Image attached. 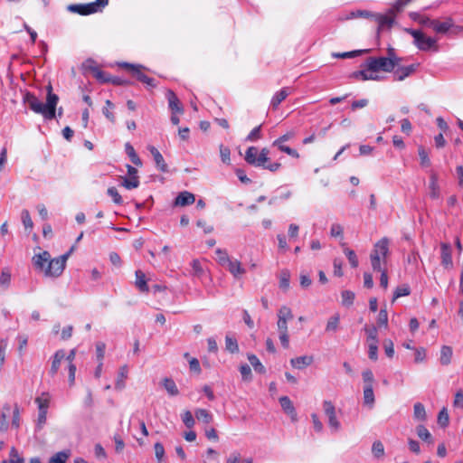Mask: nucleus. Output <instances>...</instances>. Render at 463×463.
<instances>
[{
  "label": "nucleus",
  "instance_id": "1",
  "mask_svg": "<svg viewBox=\"0 0 463 463\" xmlns=\"http://www.w3.org/2000/svg\"><path fill=\"white\" fill-rule=\"evenodd\" d=\"M69 253H66L58 258L51 259V254L44 250L33 257V264L45 277L58 278L65 269Z\"/></svg>",
  "mask_w": 463,
  "mask_h": 463
},
{
  "label": "nucleus",
  "instance_id": "2",
  "mask_svg": "<svg viewBox=\"0 0 463 463\" xmlns=\"http://www.w3.org/2000/svg\"><path fill=\"white\" fill-rule=\"evenodd\" d=\"M46 103L43 104L34 94L26 92L24 95V102L28 105L34 113L42 115L45 119L51 120L55 118L56 106L59 97L52 92V87L49 84L46 87Z\"/></svg>",
  "mask_w": 463,
  "mask_h": 463
},
{
  "label": "nucleus",
  "instance_id": "3",
  "mask_svg": "<svg viewBox=\"0 0 463 463\" xmlns=\"http://www.w3.org/2000/svg\"><path fill=\"white\" fill-rule=\"evenodd\" d=\"M361 70L354 72V77L361 80H380V71L391 72L393 71L392 63L385 57H369L361 65Z\"/></svg>",
  "mask_w": 463,
  "mask_h": 463
},
{
  "label": "nucleus",
  "instance_id": "4",
  "mask_svg": "<svg viewBox=\"0 0 463 463\" xmlns=\"http://www.w3.org/2000/svg\"><path fill=\"white\" fill-rule=\"evenodd\" d=\"M269 154L268 148H262L259 152L256 146H250L245 153V161L251 165L262 167L270 172H277L281 165L278 162L270 163Z\"/></svg>",
  "mask_w": 463,
  "mask_h": 463
},
{
  "label": "nucleus",
  "instance_id": "5",
  "mask_svg": "<svg viewBox=\"0 0 463 463\" xmlns=\"http://www.w3.org/2000/svg\"><path fill=\"white\" fill-rule=\"evenodd\" d=\"M277 328L281 345L288 349L289 347L288 321L293 318V312L288 306H281L277 313Z\"/></svg>",
  "mask_w": 463,
  "mask_h": 463
},
{
  "label": "nucleus",
  "instance_id": "6",
  "mask_svg": "<svg viewBox=\"0 0 463 463\" xmlns=\"http://www.w3.org/2000/svg\"><path fill=\"white\" fill-rule=\"evenodd\" d=\"M407 32L413 37L414 44L420 51H433L438 52L439 46L437 44V39L426 36L421 31L408 29Z\"/></svg>",
  "mask_w": 463,
  "mask_h": 463
},
{
  "label": "nucleus",
  "instance_id": "7",
  "mask_svg": "<svg viewBox=\"0 0 463 463\" xmlns=\"http://www.w3.org/2000/svg\"><path fill=\"white\" fill-rule=\"evenodd\" d=\"M120 66L125 69L129 70L133 73V75L137 78V80H138L142 83H144L151 88L156 87L157 84H156L155 79L150 78L143 73L142 70L146 69V67H144L143 65L123 62L122 64H120Z\"/></svg>",
  "mask_w": 463,
  "mask_h": 463
},
{
  "label": "nucleus",
  "instance_id": "8",
  "mask_svg": "<svg viewBox=\"0 0 463 463\" xmlns=\"http://www.w3.org/2000/svg\"><path fill=\"white\" fill-rule=\"evenodd\" d=\"M108 4L100 3L99 0L96 2L89 3V4H77L71 5L68 6V10L79 14L80 15H89L94 13H97L99 10L100 6H105Z\"/></svg>",
  "mask_w": 463,
  "mask_h": 463
},
{
  "label": "nucleus",
  "instance_id": "9",
  "mask_svg": "<svg viewBox=\"0 0 463 463\" xmlns=\"http://www.w3.org/2000/svg\"><path fill=\"white\" fill-rule=\"evenodd\" d=\"M323 409L328 419V426L333 432H336L341 429V423L336 417L335 407L330 401H324Z\"/></svg>",
  "mask_w": 463,
  "mask_h": 463
},
{
  "label": "nucleus",
  "instance_id": "10",
  "mask_svg": "<svg viewBox=\"0 0 463 463\" xmlns=\"http://www.w3.org/2000/svg\"><path fill=\"white\" fill-rule=\"evenodd\" d=\"M389 244L390 241L386 237L382 238L374 244L371 254L382 257L383 263H385L389 254Z\"/></svg>",
  "mask_w": 463,
  "mask_h": 463
},
{
  "label": "nucleus",
  "instance_id": "11",
  "mask_svg": "<svg viewBox=\"0 0 463 463\" xmlns=\"http://www.w3.org/2000/svg\"><path fill=\"white\" fill-rule=\"evenodd\" d=\"M226 269L236 279L245 274L246 269L242 267L241 262L236 259H231L224 266Z\"/></svg>",
  "mask_w": 463,
  "mask_h": 463
},
{
  "label": "nucleus",
  "instance_id": "12",
  "mask_svg": "<svg viewBox=\"0 0 463 463\" xmlns=\"http://www.w3.org/2000/svg\"><path fill=\"white\" fill-rule=\"evenodd\" d=\"M418 66L419 64H411L408 66L398 67L395 71H392L394 80L399 81L403 80L407 77L413 74L416 71Z\"/></svg>",
  "mask_w": 463,
  "mask_h": 463
},
{
  "label": "nucleus",
  "instance_id": "13",
  "mask_svg": "<svg viewBox=\"0 0 463 463\" xmlns=\"http://www.w3.org/2000/svg\"><path fill=\"white\" fill-rule=\"evenodd\" d=\"M75 355H76V350L71 349L67 355L65 354V358H64L68 363L67 369H68V374H69L68 376H69V385L70 386H73L75 383L76 365L73 364Z\"/></svg>",
  "mask_w": 463,
  "mask_h": 463
},
{
  "label": "nucleus",
  "instance_id": "14",
  "mask_svg": "<svg viewBox=\"0 0 463 463\" xmlns=\"http://www.w3.org/2000/svg\"><path fill=\"white\" fill-rule=\"evenodd\" d=\"M440 250L442 266L448 269H451L453 267L451 246L449 243L442 242Z\"/></svg>",
  "mask_w": 463,
  "mask_h": 463
},
{
  "label": "nucleus",
  "instance_id": "15",
  "mask_svg": "<svg viewBox=\"0 0 463 463\" xmlns=\"http://www.w3.org/2000/svg\"><path fill=\"white\" fill-rule=\"evenodd\" d=\"M64 358H65V351L64 350L60 349L55 352V354L52 357V364H51V368L49 371V374L52 377H54L57 374V373L59 372L61 364L64 360Z\"/></svg>",
  "mask_w": 463,
  "mask_h": 463
},
{
  "label": "nucleus",
  "instance_id": "16",
  "mask_svg": "<svg viewBox=\"0 0 463 463\" xmlns=\"http://www.w3.org/2000/svg\"><path fill=\"white\" fill-rule=\"evenodd\" d=\"M289 94H291V89L288 87H284L280 90L277 91L270 100L271 108L273 109H277L279 104L285 100Z\"/></svg>",
  "mask_w": 463,
  "mask_h": 463
},
{
  "label": "nucleus",
  "instance_id": "17",
  "mask_svg": "<svg viewBox=\"0 0 463 463\" xmlns=\"http://www.w3.org/2000/svg\"><path fill=\"white\" fill-rule=\"evenodd\" d=\"M166 99L168 100L169 109L173 113L176 112L182 114L184 112L181 102L173 90H167Z\"/></svg>",
  "mask_w": 463,
  "mask_h": 463
},
{
  "label": "nucleus",
  "instance_id": "18",
  "mask_svg": "<svg viewBox=\"0 0 463 463\" xmlns=\"http://www.w3.org/2000/svg\"><path fill=\"white\" fill-rule=\"evenodd\" d=\"M453 21L450 18H448L443 22L439 20H435V22H430V27L438 33H446L453 26Z\"/></svg>",
  "mask_w": 463,
  "mask_h": 463
},
{
  "label": "nucleus",
  "instance_id": "19",
  "mask_svg": "<svg viewBox=\"0 0 463 463\" xmlns=\"http://www.w3.org/2000/svg\"><path fill=\"white\" fill-rule=\"evenodd\" d=\"M194 201H195V196L194 194L187 192V191H184V192H181L175 197V205L183 207V206L193 204L194 203Z\"/></svg>",
  "mask_w": 463,
  "mask_h": 463
},
{
  "label": "nucleus",
  "instance_id": "20",
  "mask_svg": "<svg viewBox=\"0 0 463 463\" xmlns=\"http://www.w3.org/2000/svg\"><path fill=\"white\" fill-rule=\"evenodd\" d=\"M279 403L283 411L291 418L293 421H296L297 412L290 399L288 396H282L279 398Z\"/></svg>",
  "mask_w": 463,
  "mask_h": 463
},
{
  "label": "nucleus",
  "instance_id": "21",
  "mask_svg": "<svg viewBox=\"0 0 463 463\" xmlns=\"http://www.w3.org/2000/svg\"><path fill=\"white\" fill-rule=\"evenodd\" d=\"M147 149L151 153V155H152V156H153V158L155 160V163L156 165V167L161 172H164V173L166 172L167 171V165L165 164V159H164L163 156L161 155V153L158 151V149L156 148L153 146H149L147 147Z\"/></svg>",
  "mask_w": 463,
  "mask_h": 463
},
{
  "label": "nucleus",
  "instance_id": "22",
  "mask_svg": "<svg viewBox=\"0 0 463 463\" xmlns=\"http://www.w3.org/2000/svg\"><path fill=\"white\" fill-rule=\"evenodd\" d=\"M52 395L48 392H43L39 396L35 398V402L38 406L39 411L48 412Z\"/></svg>",
  "mask_w": 463,
  "mask_h": 463
},
{
  "label": "nucleus",
  "instance_id": "23",
  "mask_svg": "<svg viewBox=\"0 0 463 463\" xmlns=\"http://www.w3.org/2000/svg\"><path fill=\"white\" fill-rule=\"evenodd\" d=\"M11 413V406L9 404L4 405L0 413V431L5 432L8 430V419L10 418Z\"/></svg>",
  "mask_w": 463,
  "mask_h": 463
},
{
  "label": "nucleus",
  "instance_id": "24",
  "mask_svg": "<svg viewBox=\"0 0 463 463\" xmlns=\"http://www.w3.org/2000/svg\"><path fill=\"white\" fill-rule=\"evenodd\" d=\"M314 361L312 355H302L290 360V364L294 368L303 369L310 365Z\"/></svg>",
  "mask_w": 463,
  "mask_h": 463
},
{
  "label": "nucleus",
  "instance_id": "25",
  "mask_svg": "<svg viewBox=\"0 0 463 463\" xmlns=\"http://www.w3.org/2000/svg\"><path fill=\"white\" fill-rule=\"evenodd\" d=\"M136 281L135 285L136 287L141 291V292H148L149 288L147 286V281L146 279V275L142 270H137L136 273Z\"/></svg>",
  "mask_w": 463,
  "mask_h": 463
},
{
  "label": "nucleus",
  "instance_id": "26",
  "mask_svg": "<svg viewBox=\"0 0 463 463\" xmlns=\"http://www.w3.org/2000/svg\"><path fill=\"white\" fill-rule=\"evenodd\" d=\"M128 375V365H123L119 368L118 378L115 383V388L117 390H122L125 388V380Z\"/></svg>",
  "mask_w": 463,
  "mask_h": 463
},
{
  "label": "nucleus",
  "instance_id": "27",
  "mask_svg": "<svg viewBox=\"0 0 463 463\" xmlns=\"http://www.w3.org/2000/svg\"><path fill=\"white\" fill-rule=\"evenodd\" d=\"M453 355L452 348L449 345H443L440 349L439 362L442 365H449L451 363Z\"/></svg>",
  "mask_w": 463,
  "mask_h": 463
},
{
  "label": "nucleus",
  "instance_id": "28",
  "mask_svg": "<svg viewBox=\"0 0 463 463\" xmlns=\"http://www.w3.org/2000/svg\"><path fill=\"white\" fill-rule=\"evenodd\" d=\"M125 151L134 165H136L137 166H140L142 165L141 159L139 158V156L136 153L133 146L130 143L125 144Z\"/></svg>",
  "mask_w": 463,
  "mask_h": 463
},
{
  "label": "nucleus",
  "instance_id": "29",
  "mask_svg": "<svg viewBox=\"0 0 463 463\" xmlns=\"http://www.w3.org/2000/svg\"><path fill=\"white\" fill-rule=\"evenodd\" d=\"M71 457V450L66 449L54 454L49 460V463H66Z\"/></svg>",
  "mask_w": 463,
  "mask_h": 463
},
{
  "label": "nucleus",
  "instance_id": "30",
  "mask_svg": "<svg viewBox=\"0 0 463 463\" xmlns=\"http://www.w3.org/2000/svg\"><path fill=\"white\" fill-rule=\"evenodd\" d=\"M339 324H340V315L336 313L328 318L326 326V332L337 331V329L339 327Z\"/></svg>",
  "mask_w": 463,
  "mask_h": 463
},
{
  "label": "nucleus",
  "instance_id": "31",
  "mask_svg": "<svg viewBox=\"0 0 463 463\" xmlns=\"http://www.w3.org/2000/svg\"><path fill=\"white\" fill-rule=\"evenodd\" d=\"M290 285V272L288 269H282L279 273V288L286 291Z\"/></svg>",
  "mask_w": 463,
  "mask_h": 463
},
{
  "label": "nucleus",
  "instance_id": "32",
  "mask_svg": "<svg viewBox=\"0 0 463 463\" xmlns=\"http://www.w3.org/2000/svg\"><path fill=\"white\" fill-rule=\"evenodd\" d=\"M364 402L372 408L374 404V393L373 386L365 385L364 389Z\"/></svg>",
  "mask_w": 463,
  "mask_h": 463
},
{
  "label": "nucleus",
  "instance_id": "33",
  "mask_svg": "<svg viewBox=\"0 0 463 463\" xmlns=\"http://www.w3.org/2000/svg\"><path fill=\"white\" fill-rule=\"evenodd\" d=\"M195 417L198 420L203 423H210L213 420V415L205 409H197L195 411Z\"/></svg>",
  "mask_w": 463,
  "mask_h": 463
},
{
  "label": "nucleus",
  "instance_id": "34",
  "mask_svg": "<svg viewBox=\"0 0 463 463\" xmlns=\"http://www.w3.org/2000/svg\"><path fill=\"white\" fill-rule=\"evenodd\" d=\"M364 330L367 335V341L369 343H378V333L377 327L374 326H365Z\"/></svg>",
  "mask_w": 463,
  "mask_h": 463
},
{
  "label": "nucleus",
  "instance_id": "35",
  "mask_svg": "<svg viewBox=\"0 0 463 463\" xmlns=\"http://www.w3.org/2000/svg\"><path fill=\"white\" fill-rule=\"evenodd\" d=\"M122 185L128 190L137 188L139 186V177H123Z\"/></svg>",
  "mask_w": 463,
  "mask_h": 463
},
{
  "label": "nucleus",
  "instance_id": "36",
  "mask_svg": "<svg viewBox=\"0 0 463 463\" xmlns=\"http://www.w3.org/2000/svg\"><path fill=\"white\" fill-rule=\"evenodd\" d=\"M430 195L432 199H437L439 196V186L438 184L437 177L432 175L430 181Z\"/></svg>",
  "mask_w": 463,
  "mask_h": 463
},
{
  "label": "nucleus",
  "instance_id": "37",
  "mask_svg": "<svg viewBox=\"0 0 463 463\" xmlns=\"http://www.w3.org/2000/svg\"><path fill=\"white\" fill-rule=\"evenodd\" d=\"M163 385L170 395L175 396L179 393L177 386L172 379H170V378L164 379Z\"/></svg>",
  "mask_w": 463,
  "mask_h": 463
},
{
  "label": "nucleus",
  "instance_id": "38",
  "mask_svg": "<svg viewBox=\"0 0 463 463\" xmlns=\"http://www.w3.org/2000/svg\"><path fill=\"white\" fill-rule=\"evenodd\" d=\"M248 360L257 373H265V367L255 354H248Z\"/></svg>",
  "mask_w": 463,
  "mask_h": 463
},
{
  "label": "nucleus",
  "instance_id": "39",
  "mask_svg": "<svg viewBox=\"0 0 463 463\" xmlns=\"http://www.w3.org/2000/svg\"><path fill=\"white\" fill-rule=\"evenodd\" d=\"M413 415H414V418L419 420H425V419H426V411H425V407L423 406L422 403L417 402V403L414 404Z\"/></svg>",
  "mask_w": 463,
  "mask_h": 463
},
{
  "label": "nucleus",
  "instance_id": "40",
  "mask_svg": "<svg viewBox=\"0 0 463 463\" xmlns=\"http://www.w3.org/2000/svg\"><path fill=\"white\" fill-rule=\"evenodd\" d=\"M344 252H345L351 267L354 268V269L357 268L359 265V261H358V258H357L355 252L353 250L346 248V247L344 249Z\"/></svg>",
  "mask_w": 463,
  "mask_h": 463
},
{
  "label": "nucleus",
  "instance_id": "41",
  "mask_svg": "<svg viewBox=\"0 0 463 463\" xmlns=\"http://www.w3.org/2000/svg\"><path fill=\"white\" fill-rule=\"evenodd\" d=\"M272 146H277L279 151L284 152L292 157H295V158L299 157V154L297 150L286 146L284 143H279V144L272 143Z\"/></svg>",
  "mask_w": 463,
  "mask_h": 463
},
{
  "label": "nucleus",
  "instance_id": "42",
  "mask_svg": "<svg viewBox=\"0 0 463 463\" xmlns=\"http://www.w3.org/2000/svg\"><path fill=\"white\" fill-rule=\"evenodd\" d=\"M22 222L25 228V230L31 231L33 228V222L32 221L30 213L28 210L24 209L21 213Z\"/></svg>",
  "mask_w": 463,
  "mask_h": 463
},
{
  "label": "nucleus",
  "instance_id": "43",
  "mask_svg": "<svg viewBox=\"0 0 463 463\" xmlns=\"http://www.w3.org/2000/svg\"><path fill=\"white\" fill-rule=\"evenodd\" d=\"M217 262L223 267L232 258H230L228 252L222 249L215 250Z\"/></svg>",
  "mask_w": 463,
  "mask_h": 463
},
{
  "label": "nucleus",
  "instance_id": "44",
  "mask_svg": "<svg viewBox=\"0 0 463 463\" xmlns=\"http://www.w3.org/2000/svg\"><path fill=\"white\" fill-rule=\"evenodd\" d=\"M369 50H357V51H352V52H334L332 55L335 58H354L363 52H367Z\"/></svg>",
  "mask_w": 463,
  "mask_h": 463
},
{
  "label": "nucleus",
  "instance_id": "45",
  "mask_svg": "<svg viewBox=\"0 0 463 463\" xmlns=\"http://www.w3.org/2000/svg\"><path fill=\"white\" fill-rule=\"evenodd\" d=\"M418 154L420 156V165L422 167H429L430 166V159L429 157L428 152L425 150L424 147L420 146L418 149Z\"/></svg>",
  "mask_w": 463,
  "mask_h": 463
},
{
  "label": "nucleus",
  "instance_id": "46",
  "mask_svg": "<svg viewBox=\"0 0 463 463\" xmlns=\"http://www.w3.org/2000/svg\"><path fill=\"white\" fill-rule=\"evenodd\" d=\"M416 432H417L418 437L420 439H421L422 440L429 441L430 443L432 442L431 434L423 425H419L416 428Z\"/></svg>",
  "mask_w": 463,
  "mask_h": 463
},
{
  "label": "nucleus",
  "instance_id": "47",
  "mask_svg": "<svg viewBox=\"0 0 463 463\" xmlns=\"http://www.w3.org/2000/svg\"><path fill=\"white\" fill-rule=\"evenodd\" d=\"M225 345L226 349L232 354L237 353L239 351L237 340L232 336L226 335Z\"/></svg>",
  "mask_w": 463,
  "mask_h": 463
},
{
  "label": "nucleus",
  "instance_id": "48",
  "mask_svg": "<svg viewBox=\"0 0 463 463\" xmlns=\"http://www.w3.org/2000/svg\"><path fill=\"white\" fill-rule=\"evenodd\" d=\"M226 463H252V459L250 458L241 459L239 452H233L229 456Z\"/></svg>",
  "mask_w": 463,
  "mask_h": 463
},
{
  "label": "nucleus",
  "instance_id": "49",
  "mask_svg": "<svg viewBox=\"0 0 463 463\" xmlns=\"http://www.w3.org/2000/svg\"><path fill=\"white\" fill-rule=\"evenodd\" d=\"M394 22L393 15H380L378 18L379 27H391Z\"/></svg>",
  "mask_w": 463,
  "mask_h": 463
},
{
  "label": "nucleus",
  "instance_id": "50",
  "mask_svg": "<svg viewBox=\"0 0 463 463\" xmlns=\"http://www.w3.org/2000/svg\"><path fill=\"white\" fill-rule=\"evenodd\" d=\"M182 420L184 424L189 429L193 428L195 424L194 418L190 411H185L182 414Z\"/></svg>",
  "mask_w": 463,
  "mask_h": 463
},
{
  "label": "nucleus",
  "instance_id": "51",
  "mask_svg": "<svg viewBox=\"0 0 463 463\" xmlns=\"http://www.w3.org/2000/svg\"><path fill=\"white\" fill-rule=\"evenodd\" d=\"M354 293L350 290H344L342 292V303L345 306H351L354 300Z\"/></svg>",
  "mask_w": 463,
  "mask_h": 463
},
{
  "label": "nucleus",
  "instance_id": "52",
  "mask_svg": "<svg viewBox=\"0 0 463 463\" xmlns=\"http://www.w3.org/2000/svg\"><path fill=\"white\" fill-rule=\"evenodd\" d=\"M370 260L372 268L374 271L381 272L383 269H382V262H383L382 257H377L376 255L370 254Z\"/></svg>",
  "mask_w": 463,
  "mask_h": 463
},
{
  "label": "nucleus",
  "instance_id": "53",
  "mask_svg": "<svg viewBox=\"0 0 463 463\" xmlns=\"http://www.w3.org/2000/svg\"><path fill=\"white\" fill-rule=\"evenodd\" d=\"M385 59H389L392 61L393 70L402 61V58L396 55L395 50L392 47L388 48V56Z\"/></svg>",
  "mask_w": 463,
  "mask_h": 463
},
{
  "label": "nucleus",
  "instance_id": "54",
  "mask_svg": "<svg viewBox=\"0 0 463 463\" xmlns=\"http://www.w3.org/2000/svg\"><path fill=\"white\" fill-rule=\"evenodd\" d=\"M377 325L378 326L387 327L388 326V313L385 308H382L378 314L377 317Z\"/></svg>",
  "mask_w": 463,
  "mask_h": 463
},
{
  "label": "nucleus",
  "instance_id": "55",
  "mask_svg": "<svg viewBox=\"0 0 463 463\" xmlns=\"http://www.w3.org/2000/svg\"><path fill=\"white\" fill-rule=\"evenodd\" d=\"M410 293H411V290L408 286L398 287L393 293L392 301L396 300L397 298H399L401 297L408 296V295H410Z\"/></svg>",
  "mask_w": 463,
  "mask_h": 463
},
{
  "label": "nucleus",
  "instance_id": "56",
  "mask_svg": "<svg viewBox=\"0 0 463 463\" xmlns=\"http://www.w3.org/2000/svg\"><path fill=\"white\" fill-rule=\"evenodd\" d=\"M240 373L241 374L243 381H250L251 380V369L249 364H244L240 366Z\"/></svg>",
  "mask_w": 463,
  "mask_h": 463
},
{
  "label": "nucleus",
  "instance_id": "57",
  "mask_svg": "<svg viewBox=\"0 0 463 463\" xmlns=\"http://www.w3.org/2000/svg\"><path fill=\"white\" fill-rule=\"evenodd\" d=\"M11 282V273L7 269H4L0 275V286L8 287Z\"/></svg>",
  "mask_w": 463,
  "mask_h": 463
},
{
  "label": "nucleus",
  "instance_id": "58",
  "mask_svg": "<svg viewBox=\"0 0 463 463\" xmlns=\"http://www.w3.org/2000/svg\"><path fill=\"white\" fill-rule=\"evenodd\" d=\"M372 451L376 458H381L384 454V448L381 441H374L372 447Z\"/></svg>",
  "mask_w": 463,
  "mask_h": 463
},
{
  "label": "nucleus",
  "instance_id": "59",
  "mask_svg": "<svg viewBox=\"0 0 463 463\" xmlns=\"http://www.w3.org/2000/svg\"><path fill=\"white\" fill-rule=\"evenodd\" d=\"M220 155H221V158H222V161L225 164H230V161H231V151H230V148L223 146V145H221L220 146Z\"/></svg>",
  "mask_w": 463,
  "mask_h": 463
},
{
  "label": "nucleus",
  "instance_id": "60",
  "mask_svg": "<svg viewBox=\"0 0 463 463\" xmlns=\"http://www.w3.org/2000/svg\"><path fill=\"white\" fill-rule=\"evenodd\" d=\"M108 194L112 198L115 203L121 204L123 203L121 195L115 187H109L108 189Z\"/></svg>",
  "mask_w": 463,
  "mask_h": 463
},
{
  "label": "nucleus",
  "instance_id": "61",
  "mask_svg": "<svg viewBox=\"0 0 463 463\" xmlns=\"http://www.w3.org/2000/svg\"><path fill=\"white\" fill-rule=\"evenodd\" d=\"M334 266V275L336 277H342L343 276V261L341 259L335 258L333 261Z\"/></svg>",
  "mask_w": 463,
  "mask_h": 463
},
{
  "label": "nucleus",
  "instance_id": "62",
  "mask_svg": "<svg viewBox=\"0 0 463 463\" xmlns=\"http://www.w3.org/2000/svg\"><path fill=\"white\" fill-rule=\"evenodd\" d=\"M114 108L113 103L110 100L106 101V107L103 109V113L107 118H109L111 122H115V116L110 111L111 109Z\"/></svg>",
  "mask_w": 463,
  "mask_h": 463
},
{
  "label": "nucleus",
  "instance_id": "63",
  "mask_svg": "<svg viewBox=\"0 0 463 463\" xmlns=\"http://www.w3.org/2000/svg\"><path fill=\"white\" fill-rule=\"evenodd\" d=\"M378 343H369L368 345V355L369 358L376 361L378 358Z\"/></svg>",
  "mask_w": 463,
  "mask_h": 463
},
{
  "label": "nucleus",
  "instance_id": "64",
  "mask_svg": "<svg viewBox=\"0 0 463 463\" xmlns=\"http://www.w3.org/2000/svg\"><path fill=\"white\" fill-rule=\"evenodd\" d=\"M330 235L332 237H343V227L338 223H334L330 229Z\"/></svg>",
  "mask_w": 463,
  "mask_h": 463
}]
</instances>
